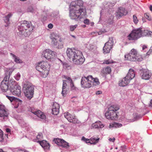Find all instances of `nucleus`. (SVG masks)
I'll return each mask as SVG.
<instances>
[{"mask_svg": "<svg viewBox=\"0 0 152 152\" xmlns=\"http://www.w3.org/2000/svg\"><path fill=\"white\" fill-rule=\"evenodd\" d=\"M72 6L78 9H76L75 11H70L69 16L72 20H78L83 18L86 15L85 9L82 8L83 5V2L81 0H77L71 2Z\"/></svg>", "mask_w": 152, "mask_h": 152, "instance_id": "nucleus-1", "label": "nucleus"}, {"mask_svg": "<svg viewBox=\"0 0 152 152\" xmlns=\"http://www.w3.org/2000/svg\"><path fill=\"white\" fill-rule=\"evenodd\" d=\"M66 53L70 60H72L75 64H82L84 61L85 58L79 50L69 48H67Z\"/></svg>", "mask_w": 152, "mask_h": 152, "instance_id": "nucleus-2", "label": "nucleus"}, {"mask_svg": "<svg viewBox=\"0 0 152 152\" xmlns=\"http://www.w3.org/2000/svg\"><path fill=\"white\" fill-rule=\"evenodd\" d=\"M32 26L31 22L24 20L21 22L20 25L18 26V29L19 32L18 34L20 37H26L29 36L31 33L33 28L30 29L29 28Z\"/></svg>", "mask_w": 152, "mask_h": 152, "instance_id": "nucleus-3", "label": "nucleus"}, {"mask_svg": "<svg viewBox=\"0 0 152 152\" xmlns=\"http://www.w3.org/2000/svg\"><path fill=\"white\" fill-rule=\"evenodd\" d=\"M150 31L140 28L133 30L127 37L129 40H136L141 37H149Z\"/></svg>", "mask_w": 152, "mask_h": 152, "instance_id": "nucleus-4", "label": "nucleus"}, {"mask_svg": "<svg viewBox=\"0 0 152 152\" xmlns=\"http://www.w3.org/2000/svg\"><path fill=\"white\" fill-rule=\"evenodd\" d=\"M23 90L25 96L28 99H31L33 96L34 86L30 82H26L23 84Z\"/></svg>", "mask_w": 152, "mask_h": 152, "instance_id": "nucleus-5", "label": "nucleus"}, {"mask_svg": "<svg viewBox=\"0 0 152 152\" xmlns=\"http://www.w3.org/2000/svg\"><path fill=\"white\" fill-rule=\"evenodd\" d=\"M126 60L131 61H141L142 58L138 54L136 50L132 49L129 53H127L124 56Z\"/></svg>", "mask_w": 152, "mask_h": 152, "instance_id": "nucleus-6", "label": "nucleus"}, {"mask_svg": "<svg viewBox=\"0 0 152 152\" xmlns=\"http://www.w3.org/2000/svg\"><path fill=\"white\" fill-rule=\"evenodd\" d=\"M10 86V93L19 96L21 94V87L13 79L9 81Z\"/></svg>", "mask_w": 152, "mask_h": 152, "instance_id": "nucleus-7", "label": "nucleus"}, {"mask_svg": "<svg viewBox=\"0 0 152 152\" xmlns=\"http://www.w3.org/2000/svg\"><path fill=\"white\" fill-rule=\"evenodd\" d=\"M120 108L118 105H111L109 107L108 111L105 114V116L108 119L114 120L117 118L116 111Z\"/></svg>", "mask_w": 152, "mask_h": 152, "instance_id": "nucleus-8", "label": "nucleus"}, {"mask_svg": "<svg viewBox=\"0 0 152 152\" xmlns=\"http://www.w3.org/2000/svg\"><path fill=\"white\" fill-rule=\"evenodd\" d=\"M152 109V105H143L142 108L138 110L140 113H134L133 117L134 121L137 120L141 118L143 115L149 112V110Z\"/></svg>", "mask_w": 152, "mask_h": 152, "instance_id": "nucleus-9", "label": "nucleus"}, {"mask_svg": "<svg viewBox=\"0 0 152 152\" xmlns=\"http://www.w3.org/2000/svg\"><path fill=\"white\" fill-rule=\"evenodd\" d=\"M50 68V66L46 62L41 61L37 63L36 68V70L41 72L46 76L48 75Z\"/></svg>", "mask_w": 152, "mask_h": 152, "instance_id": "nucleus-10", "label": "nucleus"}, {"mask_svg": "<svg viewBox=\"0 0 152 152\" xmlns=\"http://www.w3.org/2000/svg\"><path fill=\"white\" fill-rule=\"evenodd\" d=\"M10 72H7L5 73V76L4 80L1 83V88L3 92H6L8 91L9 85V81Z\"/></svg>", "mask_w": 152, "mask_h": 152, "instance_id": "nucleus-11", "label": "nucleus"}, {"mask_svg": "<svg viewBox=\"0 0 152 152\" xmlns=\"http://www.w3.org/2000/svg\"><path fill=\"white\" fill-rule=\"evenodd\" d=\"M92 76L89 75L87 77H82L81 80V85L82 87L84 88H88L92 86Z\"/></svg>", "mask_w": 152, "mask_h": 152, "instance_id": "nucleus-12", "label": "nucleus"}, {"mask_svg": "<svg viewBox=\"0 0 152 152\" xmlns=\"http://www.w3.org/2000/svg\"><path fill=\"white\" fill-rule=\"evenodd\" d=\"M114 44L113 38H110L109 41L106 43L103 48V53L104 54L109 53L110 52Z\"/></svg>", "mask_w": 152, "mask_h": 152, "instance_id": "nucleus-13", "label": "nucleus"}, {"mask_svg": "<svg viewBox=\"0 0 152 152\" xmlns=\"http://www.w3.org/2000/svg\"><path fill=\"white\" fill-rule=\"evenodd\" d=\"M56 54L55 52L49 49H46L44 50L42 54V58H45L47 59H49L55 57Z\"/></svg>", "mask_w": 152, "mask_h": 152, "instance_id": "nucleus-14", "label": "nucleus"}, {"mask_svg": "<svg viewBox=\"0 0 152 152\" xmlns=\"http://www.w3.org/2000/svg\"><path fill=\"white\" fill-rule=\"evenodd\" d=\"M64 117L70 122L73 123H78L79 121L76 118V117L68 112L64 113Z\"/></svg>", "mask_w": 152, "mask_h": 152, "instance_id": "nucleus-15", "label": "nucleus"}, {"mask_svg": "<svg viewBox=\"0 0 152 152\" xmlns=\"http://www.w3.org/2000/svg\"><path fill=\"white\" fill-rule=\"evenodd\" d=\"M140 75L142 79L148 80L151 77V73L148 70L142 69L141 71Z\"/></svg>", "mask_w": 152, "mask_h": 152, "instance_id": "nucleus-16", "label": "nucleus"}, {"mask_svg": "<svg viewBox=\"0 0 152 152\" xmlns=\"http://www.w3.org/2000/svg\"><path fill=\"white\" fill-rule=\"evenodd\" d=\"M54 141L58 145L61 146L63 147L67 148L69 146V143L63 139L57 138L54 139Z\"/></svg>", "mask_w": 152, "mask_h": 152, "instance_id": "nucleus-17", "label": "nucleus"}, {"mask_svg": "<svg viewBox=\"0 0 152 152\" xmlns=\"http://www.w3.org/2000/svg\"><path fill=\"white\" fill-rule=\"evenodd\" d=\"M127 13L128 12L125 8L120 7L116 12V15L117 18L120 19L122 16L126 15Z\"/></svg>", "mask_w": 152, "mask_h": 152, "instance_id": "nucleus-18", "label": "nucleus"}, {"mask_svg": "<svg viewBox=\"0 0 152 152\" xmlns=\"http://www.w3.org/2000/svg\"><path fill=\"white\" fill-rule=\"evenodd\" d=\"M8 113L6 110L4 105H0V117L4 119L8 116Z\"/></svg>", "mask_w": 152, "mask_h": 152, "instance_id": "nucleus-19", "label": "nucleus"}, {"mask_svg": "<svg viewBox=\"0 0 152 152\" xmlns=\"http://www.w3.org/2000/svg\"><path fill=\"white\" fill-rule=\"evenodd\" d=\"M31 112L41 119L44 120L46 118V116L40 110H34L33 109H31Z\"/></svg>", "mask_w": 152, "mask_h": 152, "instance_id": "nucleus-20", "label": "nucleus"}, {"mask_svg": "<svg viewBox=\"0 0 152 152\" xmlns=\"http://www.w3.org/2000/svg\"><path fill=\"white\" fill-rule=\"evenodd\" d=\"M12 14L11 13H9L8 15L3 17V20L6 23L4 26L6 27L9 26L10 24V18L12 16Z\"/></svg>", "mask_w": 152, "mask_h": 152, "instance_id": "nucleus-21", "label": "nucleus"}, {"mask_svg": "<svg viewBox=\"0 0 152 152\" xmlns=\"http://www.w3.org/2000/svg\"><path fill=\"white\" fill-rule=\"evenodd\" d=\"M130 81L129 79L125 77L119 81V85L121 86H125L129 84Z\"/></svg>", "mask_w": 152, "mask_h": 152, "instance_id": "nucleus-22", "label": "nucleus"}, {"mask_svg": "<svg viewBox=\"0 0 152 152\" xmlns=\"http://www.w3.org/2000/svg\"><path fill=\"white\" fill-rule=\"evenodd\" d=\"M37 142H39L41 146L44 149H48L50 147V144L46 141L45 140L42 141L38 140Z\"/></svg>", "mask_w": 152, "mask_h": 152, "instance_id": "nucleus-23", "label": "nucleus"}, {"mask_svg": "<svg viewBox=\"0 0 152 152\" xmlns=\"http://www.w3.org/2000/svg\"><path fill=\"white\" fill-rule=\"evenodd\" d=\"M135 76V73L134 70L132 69H129L128 74L126 76L128 79L131 80Z\"/></svg>", "mask_w": 152, "mask_h": 152, "instance_id": "nucleus-24", "label": "nucleus"}, {"mask_svg": "<svg viewBox=\"0 0 152 152\" xmlns=\"http://www.w3.org/2000/svg\"><path fill=\"white\" fill-rule=\"evenodd\" d=\"M104 125L100 121L96 122L92 125L93 128L95 129L102 128L104 127Z\"/></svg>", "mask_w": 152, "mask_h": 152, "instance_id": "nucleus-25", "label": "nucleus"}, {"mask_svg": "<svg viewBox=\"0 0 152 152\" xmlns=\"http://www.w3.org/2000/svg\"><path fill=\"white\" fill-rule=\"evenodd\" d=\"M59 105H53V108L52 109V113L54 115H57L59 113Z\"/></svg>", "mask_w": 152, "mask_h": 152, "instance_id": "nucleus-26", "label": "nucleus"}, {"mask_svg": "<svg viewBox=\"0 0 152 152\" xmlns=\"http://www.w3.org/2000/svg\"><path fill=\"white\" fill-rule=\"evenodd\" d=\"M63 83L62 88V91L61 92V94L63 96H64L66 94L67 92V90L66 89V87L67 86V84L66 83V80H63Z\"/></svg>", "mask_w": 152, "mask_h": 152, "instance_id": "nucleus-27", "label": "nucleus"}, {"mask_svg": "<svg viewBox=\"0 0 152 152\" xmlns=\"http://www.w3.org/2000/svg\"><path fill=\"white\" fill-rule=\"evenodd\" d=\"M111 71V69L110 67L107 66L103 68L101 70V72L104 75L110 74Z\"/></svg>", "mask_w": 152, "mask_h": 152, "instance_id": "nucleus-28", "label": "nucleus"}, {"mask_svg": "<svg viewBox=\"0 0 152 152\" xmlns=\"http://www.w3.org/2000/svg\"><path fill=\"white\" fill-rule=\"evenodd\" d=\"M10 55L12 56V58L14 59L15 62L17 63H22V61L20 59L16 56L15 55L11 53H10Z\"/></svg>", "mask_w": 152, "mask_h": 152, "instance_id": "nucleus-29", "label": "nucleus"}, {"mask_svg": "<svg viewBox=\"0 0 152 152\" xmlns=\"http://www.w3.org/2000/svg\"><path fill=\"white\" fill-rule=\"evenodd\" d=\"M90 139L91 142V144L94 145L98 143L99 140V138L97 137V138H96L94 136L91 137Z\"/></svg>", "mask_w": 152, "mask_h": 152, "instance_id": "nucleus-30", "label": "nucleus"}, {"mask_svg": "<svg viewBox=\"0 0 152 152\" xmlns=\"http://www.w3.org/2000/svg\"><path fill=\"white\" fill-rule=\"evenodd\" d=\"M50 38L51 40L58 39L59 38V36L57 34L53 32L50 34Z\"/></svg>", "mask_w": 152, "mask_h": 152, "instance_id": "nucleus-31", "label": "nucleus"}, {"mask_svg": "<svg viewBox=\"0 0 152 152\" xmlns=\"http://www.w3.org/2000/svg\"><path fill=\"white\" fill-rule=\"evenodd\" d=\"M92 80H91L92 81V86H96L97 85H99L100 84V83L99 81V80L97 78H94L92 77Z\"/></svg>", "mask_w": 152, "mask_h": 152, "instance_id": "nucleus-32", "label": "nucleus"}, {"mask_svg": "<svg viewBox=\"0 0 152 152\" xmlns=\"http://www.w3.org/2000/svg\"><path fill=\"white\" fill-rule=\"evenodd\" d=\"M122 125L119 123L114 122L113 123L110 124V127L115 128H118L122 126Z\"/></svg>", "mask_w": 152, "mask_h": 152, "instance_id": "nucleus-33", "label": "nucleus"}, {"mask_svg": "<svg viewBox=\"0 0 152 152\" xmlns=\"http://www.w3.org/2000/svg\"><path fill=\"white\" fill-rule=\"evenodd\" d=\"M113 19L114 16L112 15H111L107 20V23L110 24H113L114 22Z\"/></svg>", "mask_w": 152, "mask_h": 152, "instance_id": "nucleus-34", "label": "nucleus"}, {"mask_svg": "<svg viewBox=\"0 0 152 152\" xmlns=\"http://www.w3.org/2000/svg\"><path fill=\"white\" fill-rule=\"evenodd\" d=\"M18 122L22 127H24L26 126V124L24 122L23 119H19L18 120Z\"/></svg>", "mask_w": 152, "mask_h": 152, "instance_id": "nucleus-35", "label": "nucleus"}, {"mask_svg": "<svg viewBox=\"0 0 152 152\" xmlns=\"http://www.w3.org/2000/svg\"><path fill=\"white\" fill-rule=\"evenodd\" d=\"M70 89L72 91H77V88L74 85L73 82L70 83Z\"/></svg>", "mask_w": 152, "mask_h": 152, "instance_id": "nucleus-36", "label": "nucleus"}, {"mask_svg": "<svg viewBox=\"0 0 152 152\" xmlns=\"http://www.w3.org/2000/svg\"><path fill=\"white\" fill-rule=\"evenodd\" d=\"M81 140H82L85 142L87 143H90L91 144L90 139H88L84 137H83L82 138Z\"/></svg>", "mask_w": 152, "mask_h": 152, "instance_id": "nucleus-37", "label": "nucleus"}, {"mask_svg": "<svg viewBox=\"0 0 152 152\" xmlns=\"http://www.w3.org/2000/svg\"><path fill=\"white\" fill-rule=\"evenodd\" d=\"M58 39H55L54 40H51V44L54 46H57L58 45Z\"/></svg>", "mask_w": 152, "mask_h": 152, "instance_id": "nucleus-38", "label": "nucleus"}, {"mask_svg": "<svg viewBox=\"0 0 152 152\" xmlns=\"http://www.w3.org/2000/svg\"><path fill=\"white\" fill-rule=\"evenodd\" d=\"M113 62V61L112 60H104V61L103 64H110L112 63Z\"/></svg>", "mask_w": 152, "mask_h": 152, "instance_id": "nucleus-39", "label": "nucleus"}, {"mask_svg": "<svg viewBox=\"0 0 152 152\" xmlns=\"http://www.w3.org/2000/svg\"><path fill=\"white\" fill-rule=\"evenodd\" d=\"M77 25H75L74 26H69L70 30L72 31H73L77 27Z\"/></svg>", "mask_w": 152, "mask_h": 152, "instance_id": "nucleus-40", "label": "nucleus"}, {"mask_svg": "<svg viewBox=\"0 0 152 152\" xmlns=\"http://www.w3.org/2000/svg\"><path fill=\"white\" fill-rule=\"evenodd\" d=\"M133 18L134 22L135 24H137L138 22V20L136 16L135 15H133Z\"/></svg>", "mask_w": 152, "mask_h": 152, "instance_id": "nucleus-41", "label": "nucleus"}, {"mask_svg": "<svg viewBox=\"0 0 152 152\" xmlns=\"http://www.w3.org/2000/svg\"><path fill=\"white\" fill-rule=\"evenodd\" d=\"M20 77V75L19 72H18L15 76L14 77L15 79L17 80H19Z\"/></svg>", "mask_w": 152, "mask_h": 152, "instance_id": "nucleus-42", "label": "nucleus"}, {"mask_svg": "<svg viewBox=\"0 0 152 152\" xmlns=\"http://www.w3.org/2000/svg\"><path fill=\"white\" fill-rule=\"evenodd\" d=\"M3 135V132L0 129V142H2L4 140Z\"/></svg>", "mask_w": 152, "mask_h": 152, "instance_id": "nucleus-43", "label": "nucleus"}, {"mask_svg": "<svg viewBox=\"0 0 152 152\" xmlns=\"http://www.w3.org/2000/svg\"><path fill=\"white\" fill-rule=\"evenodd\" d=\"M37 138L38 140H41L42 138V134L41 133H39L37 136Z\"/></svg>", "mask_w": 152, "mask_h": 152, "instance_id": "nucleus-44", "label": "nucleus"}, {"mask_svg": "<svg viewBox=\"0 0 152 152\" xmlns=\"http://www.w3.org/2000/svg\"><path fill=\"white\" fill-rule=\"evenodd\" d=\"M144 17L145 18L148 19L149 20H151V17L149 16L147 14L145 13L144 14Z\"/></svg>", "mask_w": 152, "mask_h": 152, "instance_id": "nucleus-45", "label": "nucleus"}, {"mask_svg": "<svg viewBox=\"0 0 152 152\" xmlns=\"http://www.w3.org/2000/svg\"><path fill=\"white\" fill-rule=\"evenodd\" d=\"M6 96L11 102L13 101L15 99V97L13 96H9L7 95H6Z\"/></svg>", "mask_w": 152, "mask_h": 152, "instance_id": "nucleus-46", "label": "nucleus"}, {"mask_svg": "<svg viewBox=\"0 0 152 152\" xmlns=\"http://www.w3.org/2000/svg\"><path fill=\"white\" fill-rule=\"evenodd\" d=\"M64 77L65 79H67L68 80V82H69L70 83L72 82V79L69 77H68L66 76H64Z\"/></svg>", "mask_w": 152, "mask_h": 152, "instance_id": "nucleus-47", "label": "nucleus"}, {"mask_svg": "<svg viewBox=\"0 0 152 152\" xmlns=\"http://www.w3.org/2000/svg\"><path fill=\"white\" fill-rule=\"evenodd\" d=\"M89 19H86L84 20V23L86 25H88L89 23Z\"/></svg>", "mask_w": 152, "mask_h": 152, "instance_id": "nucleus-48", "label": "nucleus"}, {"mask_svg": "<svg viewBox=\"0 0 152 152\" xmlns=\"http://www.w3.org/2000/svg\"><path fill=\"white\" fill-rule=\"evenodd\" d=\"M121 147L122 148L121 150L123 152H124L126 151V145L122 146Z\"/></svg>", "mask_w": 152, "mask_h": 152, "instance_id": "nucleus-49", "label": "nucleus"}, {"mask_svg": "<svg viewBox=\"0 0 152 152\" xmlns=\"http://www.w3.org/2000/svg\"><path fill=\"white\" fill-rule=\"evenodd\" d=\"M53 25L52 24L50 23L48 25V27L50 29H51L53 28Z\"/></svg>", "mask_w": 152, "mask_h": 152, "instance_id": "nucleus-50", "label": "nucleus"}, {"mask_svg": "<svg viewBox=\"0 0 152 152\" xmlns=\"http://www.w3.org/2000/svg\"><path fill=\"white\" fill-rule=\"evenodd\" d=\"M108 140L110 141H112L113 142H114L115 141V138H110Z\"/></svg>", "mask_w": 152, "mask_h": 152, "instance_id": "nucleus-51", "label": "nucleus"}, {"mask_svg": "<svg viewBox=\"0 0 152 152\" xmlns=\"http://www.w3.org/2000/svg\"><path fill=\"white\" fill-rule=\"evenodd\" d=\"M6 132L7 133H9L10 132V129L9 128H7L6 129Z\"/></svg>", "mask_w": 152, "mask_h": 152, "instance_id": "nucleus-52", "label": "nucleus"}, {"mask_svg": "<svg viewBox=\"0 0 152 152\" xmlns=\"http://www.w3.org/2000/svg\"><path fill=\"white\" fill-rule=\"evenodd\" d=\"M147 48V47L145 45H143L142 46V50H144L145 48Z\"/></svg>", "mask_w": 152, "mask_h": 152, "instance_id": "nucleus-53", "label": "nucleus"}, {"mask_svg": "<svg viewBox=\"0 0 152 152\" xmlns=\"http://www.w3.org/2000/svg\"><path fill=\"white\" fill-rule=\"evenodd\" d=\"M101 91H98L96 92V94L97 95H99V94H101Z\"/></svg>", "mask_w": 152, "mask_h": 152, "instance_id": "nucleus-54", "label": "nucleus"}, {"mask_svg": "<svg viewBox=\"0 0 152 152\" xmlns=\"http://www.w3.org/2000/svg\"><path fill=\"white\" fill-rule=\"evenodd\" d=\"M13 105L14 106L13 107L15 109L17 108L18 107V105Z\"/></svg>", "mask_w": 152, "mask_h": 152, "instance_id": "nucleus-55", "label": "nucleus"}, {"mask_svg": "<svg viewBox=\"0 0 152 152\" xmlns=\"http://www.w3.org/2000/svg\"><path fill=\"white\" fill-rule=\"evenodd\" d=\"M149 8H150V10L152 12V5H150V7H149Z\"/></svg>", "mask_w": 152, "mask_h": 152, "instance_id": "nucleus-56", "label": "nucleus"}, {"mask_svg": "<svg viewBox=\"0 0 152 152\" xmlns=\"http://www.w3.org/2000/svg\"><path fill=\"white\" fill-rule=\"evenodd\" d=\"M149 51H150V52H151V53L152 52V47H151L150 48V49H149Z\"/></svg>", "mask_w": 152, "mask_h": 152, "instance_id": "nucleus-57", "label": "nucleus"}, {"mask_svg": "<svg viewBox=\"0 0 152 152\" xmlns=\"http://www.w3.org/2000/svg\"><path fill=\"white\" fill-rule=\"evenodd\" d=\"M150 32H150V35H149V37H152V32L150 31Z\"/></svg>", "mask_w": 152, "mask_h": 152, "instance_id": "nucleus-58", "label": "nucleus"}, {"mask_svg": "<svg viewBox=\"0 0 152 152\" xmlns=\"http://www.w3.org/2000/svg\"><path fill=\"white\" fill-rule=\"evenodd\" d=\"M151 53V52H150L149 51H149L147 53V54L148 55H150V53Z\"/></svg>", "mask_w": 152, "mask_h": 152, "instance_id": "nucleus-59", "label": "nucleus"}, {"mask_svg": "<svg viewBox=\"0 0 152 152\" xmlns=\"http://www.w3.org/2000/svg\"><path fill=\"white\" fill-rule=\"evenodd\" d=\"M63 46L62 45H60V46L58 45L57 47H58V48H62V47Z\"/></svg>", "mask_w": 152, "mask_h": 152, "instance_id": "nucleus-60", "label": "nucleus"}, {"mask_svg": "<svg viewBox=\"0 0 152 152\" xmlns=\"http://www.w3.org/2000/svg\"><path fill=\"white\" fill-rule=\"evenodd\" d=\"M0 152H6L4 151H3V150L2 149H0Z\"/></svg>", "mask_w": 152, "mask_h": 152, "instance_id": "nucleus-61", "label": "nucleus"}, {"mask_svg": "<svg viewBox=\"0 0 152 152\" xmlns=\"http://www.w3.org/2000/svg\"><path fill=\"white\" fill-rule=\"evenodd\" d=\"M82 26L83 27H85L86 26L85 25H83Z\"/></svg>", "mask_w": 152, "mask_h": 152, "instance_id": "nucleus-62", "label": "nucleus"}, {"mask_svg": "<svg viewBox=\"0 0 152 152\" xmlns=\"http://www.w3.org/2000/svg\"><path fill=\"white\" fill-rule=\"evenodd\" d=\"M71 36L73 37L74 38H76V37L75 36H74V35H71Z\"/></svg>", "mask_w": 152, "mask_h": 152, "instance_id": "nucleus-63", "label": "nucleus"}, {"mask_svg": "<svg viewBox=\"0 0 152 152\" xmlns=\"http://www.w3.org/2000/svg\"><path fill=\"white\" fill-rule=\"evenodd\" d=\"M150 104H152V99H151V101H150Z\"/></svg>", "mask_w": 152, "mask_h": 152, "instance_id": "nucleus-64", "label": "nucleus"}]
</instances>
